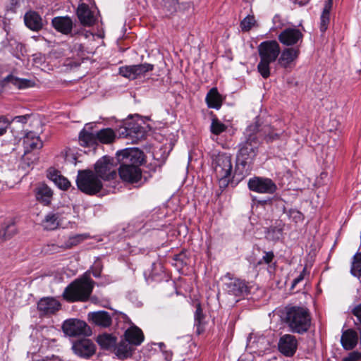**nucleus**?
<instances>
[{"label":"nucleus","mask_w":361,"mask_h":361,"mask_svg":"<svg viewBox=\"0 0 361 361\" xmlns=\"http://www.w3.org/2000/svg\"><path fill=\"white\" fill-rule=\"evenodd\" d=\"M238 361H252L250 358H247L245 357H240Z\"/></svg>","instance_id":"59"},{"label":"nucleus","mask_w":361,"mask_h":361,"mask_svg":"<svg viewBox=\"0 0 361 361\" xmlns=\"http://www.w3.org/2000/svg\"><path fill=\"white\" fill-rule=\"evenodd\" d=\"M288 218L295 223L302 222L304 219L303 214L298 210L291 209L288 212Z\"/></svg>","instance_id":"40"},{"label":"nucleus","mask_w":361,"mask_h":361,"mask_svg":"<svg viewBox=\"0 0 361 361\" xmlns=\"http://www.w3.org/2000/svg\"><path fill=\"white\" fill-rule=\"evenodd\" d=\"M333 4V0H327L325 3V6L323 10V12H327L330 13V11L331 9Z\"/></svg>","instance_id":"52"},{"label":"nucleus","mask_w":361,"mask_h":361,"mask_svg":"<svg viewBox=\"0 0 361 361\" xmlns=\"http://www.w3.org/2000/svg\"><path fill=\"white\" fill-rule=\"evenodd\" d=\"M42 59V57L39 55L37 56V54L33 55V61H35V64H33V66L35 68H38L39 65H42L39 61Z\"/></svg>","instance_id":"54"},{"label":"nucleus","mask_w":361,"mask_h":361,"mask_svg":"<svg viewBox=\"0 0 361 361\" xmlns=\"http://www.w3.org/2000/svg\"><path fill=\"white\" fill-rule=\"evenodd\" d=\"M258 73L264 78H267L270 75V69H257Z\"/></svg>","instance_id":"53"},{"label":"nucleus","mask_w":361,"mask_h":361,"mask_svg":"<svg viewBox=\"0 0 361 361\" xmlns=\"http://www.w3.org/2000/svg\"><path fill=\"white\" fill-rule=\"evenodd\" d=\"M53 27L59 32L68 35L73 29V20L68 16L55 17L51 20Z\"/></svg>","instance_id":"20"},{"label":"nucleus","mask_w":361,"mask_h":361,"mask_svg":"<svg viewBox=\"0 0 361 361\" xmlns=\"http://www.w3.org/2000/svg\"><path fill=\"white\" fill-rule=\"evenodd\" d=\"M206 102L209 108L219 109L221 106V97L216 88L209 90L206 96Z\"/></svg>","instance_id":"31"},{"label":"nucleus","mask_w":361,"mask_h":361,"mask_svg":"<svg viewBox=\"0 0 361 361\" xmlns=\"http://www.w3.org/2000/svg\"><path fill=\"white\" fill-rule=\"evenodd\" d=\"M93 275H94V276H95V277H98V276H99V274H96V273H93Z\"/></svg>","instance_id":"61"},{"label":"nucleus","mask_w":361,"mask_h":361,"mask_svg":"<svg viewBox=\"0 0 361 361\" xmlns=\"http://www.w3.org/2000/svg\"><path fill=\"white\" fill-rule=\"evenodd\" d=\"M358 343L357 333L353 329H347L343 331L341 343L342 347L346 350H350L355 348Z\"/></svg>","instance_id":"21"},{"label":"nucleus","mask_w":361,"mask_h":361,"mask_svg":"<svg viewBox=\"0 0 361 361\" xmlns=\"http://www.w3.org/2000/svg\"><path fill=\"white\" fill-rule=\"evenodd\" d=\"M76 13L80 22L85 26H92L97 20L93 11L85 3L79 4Z\"/></svg>","instance_id":"18"},{"label":"nucleus","mask_w":361,"mask_h":361,"mask_svg":"<svg viewBox=\"0 0 361 361\" xmlns=\"http://www.w3.org/2000/svg\"><path fill=\"white\" fill-rule=\"evenodd\" d=\"M359 356H358V360H361V352H358Z\"/></svg>","instance_id":"60"},{"label":"nucleus","mask_w":361,"mask_h":361,"mask_svg":"<svg viewBox=\"0 0 361 361\" xmlns=\"http://www.w3.org/2000/svg\"><path fill=\"white\" fill-rule=\"evenodd\" d=\"M116 154L121 164H126L139 167L144 161V154L137 148H127L117 152Z\"/></svg>","instance_id":"10"},{"label":"nucleus","mask_w":361,"mask_h":361,"mask_svg":"<svg viewBox=\"0 0 361 361\" xmlns=\"http://www.w3.org/2000/svg\"><path fill=\"white\" fill-rule=\"evenodd\" d=\"M270 346V341L263 334L251 333L247 338V347L263 352Z\"/></svg>","instance_id":"16"},{"label":"nucleus","mask_w":361,"mask_h":361,"mask_svg":"<svg viewBox=\"0 0 361 361\" xmlns=\"http://www.w3.org/2000/svg\"><path fill=\"white\" fill-rule=\"evenodd\" d=\"M52 195L53 192L51 188L45 184H40L35 189L37 200L44 205L50 204Z\"/></svg>","instance_id":"28"},{"label":"nucleus","mask_w":361,"mask_h":361,"mask_svg":"<svg viewBox=\"0 0 361 361\" xmlns=\"http://www.w3.org/2000/svg\"><path fill=\"white\" fill-rule=\"evenodd\" d=\"M97 141L103 144H109L116 138L115 132L111 128H104L96 133Z\"/></svg>","instance_id":"34"},{"label":"nucleus","mask_w":361,"mask_h":361,"mask_svg":"<svg viewBox=\"0 0 361 361\" xmlns=\"http://www.w3.org/2000/svg\"><path fill=\"white\" fill-rule=\"evenodd\" d=\"M142 69H119V75L126 78L133 80L137 78V75L140 74L139 71Z\"/></svg>","instance_id":"39"},{"label":"nucleus","mask_w":361,"mask_h":361,"mask_svg":"<svg viewBox=\"0 0 361 361\" xmlns=\"http://www.w3.org/2000/svg\"><path fill=\"white\" fill-rule=\"evenodd\" d=\"M93 287L94 281L85 276L68 285L63 293V297L68 302H85L89 299Z\"/></svg>","instance_id":"2"},{"label":"nucleus","mask_w":361,"mask_h":361,"mask_svg":"<svg viewBox=\"0 0 361 361\" xmlns=\"http://www.w3.org/2000/svg\"><path fill=\"white\" fill-rule=\"evenodd\" d=\"M247 186L250 190L262 194H274L277 190L276 183L271 179L259 176L250 178Z\"/></svg>","instance_id":"8"},{"label":"nucleus","mask_w":361,"mask_h":361,"mask_svg":"<svg viewBox=\"0 0 361 361\" xmlns=\"http://www.w3.org/2000/svg\"><path fill=\"white\" fill-rule=\"evenodd\" d=\"M226 128L227 126L223 123H221L219 119H212L210 130L213 134L218 135L221 133L224 132L226 130Z\"/></svg>","instance_id":"35"},{"label":"nucleus","mask_w":361,"mask_h":361,"mask_svg":"<svg viewBox=\"0 0 361 361\" xmlns=\"http://www.w3.org/2000/svg\"><path fill=\"white\" fill-rule=\"evenodd\" d=\"M305 273V269L302 270V271L299 274L298 277H296L292 283V288H294L297 284H298L300 281L304 279V276Z\"/></svg>","instance_id":"50"},{"label":"nucleus","mask_w":361,"mask_h":361,"mask_svg":"<svg viewBox=\"0 0 361 361\" xmlns=\"http://www.w3.org/2000/svg\"><path fill=\"white\" fill-rule=\"evenodd\" d=\"M24 20L26 26L33 31H39L43 27L42 19L35 11L27 12Z\"/></svg>","instance_id":"22"},{"label":"nucleus","mask_w":361,"mask_h":361,"mask_svg":"<svg viewBox=\"0 0 361 361\" xmlns=\"http://www.w3.org/2000/svg\"><path fill=\"white\" fill-rule=\"evenodd\" d=\"M4 233V228H2L1 229H0V242H3L7 240L6 236H3Z\"/></svg>","instance_id":"56"},{"label":"nucleus","mask_w":361,"mask_h":361,"mask_svg":"<svg viewBox=\"0 0 361 361\" xmlns=\"http://www.w3.org/2000/svg\"><path fill=\"white\" fill-rule=\"evenodd\" d=\"M8 126L9 122L6 119L0 117V135L6 133Z\"/></svg>","instance_id":"45"},{"label":"nucleus","mask_w":361,"mask_h":361,"mask_svg":"<svg viewBox=\"0 0 361 361\" xmlns=\"http://www.w3.org/2000/svg\"><path fill=\"white\" fill-rule=\"evenodd\" d=\"M60 302L52 297H46L39 300L37 303L38 310L44 314H55L61 309Z\"/></svg>","instance_id":"15"},{"label":"nucleus","mask_w":361,"mask_h":361,"mask_svg":"<svg viewBox=\"0 0 361 361\" xmlns=\"http://www.w3.org/2000/svg\"><path fill=\"white\" fill-rule=\"evenodd\" d=\"M283 321L291 332L302 334L308 331L311 317L307 308L292 306L286 308Z\"/></svg>","instance_id":"1"},{"label":"nucleus","mask_w":361,"mask_h":361,"mask_svg":"<svg viewBox=\"0 0 361 361\" xmlns=\"http://www.w3.org/2000/svg\"><path fill=\"white\" fill-rule=\"evenodd\" d=\"M73 349L78 355L89 357L94 353L95 345L90 339H82L73 344Z\"/></svg>","instance_id":"17"},{"label":"nucleus","mask_w":361,"mask_h":361,"mask_svg":"<svg viewBox=\"0 0 361 361\" xmlns=\"http://www.w3.org/2000/svg\"><path fill=\"white\" fill-rule=\"evenodd\" d=\"M302 33L295 27H288L282 31L279 35V40L286 46L294 45L302 41Z\"/></svg>","instance_id":"14"},{"label":"nucleus","mask_w":361,"mask_h":361,"mask_svg":"<svg viewBox=\"0 0 361 361\" xmlns=\"http://www.w3.org/2000/svg\"><path fill=\"white\" fill-rule=\"evenodd\" d=\"M86 234H78L73 236H71L65 243V247L71 248L75 246L87 238Z\"/></svg>","instance_id":"36"},{"label":"nucleus","mask_w":361,"mask_h":361,"mask_svg":"<svg viewBox=\"0 0 361 361\" xmlns=\"http://www.w3.org/2000/svg\"><path fill=\"white\" fill-rule=\"evenodd\" d=\"M274 253L272 252H265L264 255L263 256L262 260L259 262V263H262V262H264L265 264L270 263L273 258H274Z\"/></svg>","instance_id":"47"},{"label":"nucleus","mask_w":361,"mask_h":361,"mask_svg":"<svg viewBox=\"0 0 361 361\" xmlns=\"http://www.w3.org/2000/svg\"><path fill=\"white\" fill-rule=\"evenodd\" d=\"M23 145L27 153L32 149H40L42 147V142L36 133L30 131L23 137Z\"/></svg>","instance_id":"23"},{"label":"nucleus","mask_w":361,"mask_h":361,"mask_svg":"<svg viewBox=\"0 0 361 361\" xmlns=\"http://www.w3.org/2000/svg\"><path fill=\"white\" fill-rule=\"evenodd\" d=\"M224 289L228 295L240 297L248 292V286L244 280L231 279L224 284Z\"/></svg>","instance_id":"13"},{"label":"nucleus","mask_w":361,"mask_h":361,"mask_svg":"<svg viewBox=\"0 0 361 361\" xmlns=\"http://www.w3.org/2000/svg\"><path fill=\"white\" fill-rule=\"evenodd\" d=\"M30 115H24V116H16L14 117V118L13 119V121H16V122H18V123H26L27 121V120L29 118H30Z\"/></svg>","instance_id":"49"},{"label":"nucleus","mask_w":361,"mask_h":361,"mask_svg":"<svg viewBox=\"0 0 361 361\" xmlns=\"http://www.w3.org/2000/svg\"><path fill=\"white\" fill-rule=\"evenodd\" d=\"M118 173L123 181L130 183H137L142 178V172L137 166L121 164Z\"/></svg>","instance_id":"11"},{"label":"nucleus","mask_w":361,"mask_h":361,"mask_svg":"<svg viewBox=\"0 0 361 361\" xmlns=\"http://www.w3.org/2000/svg\"><path fill=\"white\" fill-rule=\"evenodd\" d=\"M279 351L286 357H292L296 352L298 341L296 338L291 334L282 336L279 341Z\"/></svg>","instance_id":"12"},{"label":"nucleus","mask_w":361,"mask_h":361,"mask_svg":"<svg viewBox=\"0 0 361 361\" xmlns=\"http://www.w3.org/2000/svg\"><path fill=\"white\" fill-rule=\"evenodd\" d=\"M125 338L135 346L140 345L144 341V335L140 329L133 326L125 331Z\"/></svg>","instance_id":"25"},{"label":"nucleus","mask_w":361,"mask_h":361,"mask_svg":"<svg viewBox=\"0 0 361 361\" xmlns=\"http://www.w3.org/2000/svg\"><path fill=\"white\" fill-rule=\"evenodd\" d=\"M97 341L102 348L109 350L115 348L117 338L112 334H103L97 337Z\"/></svg>","instance_id":"32"},{"label":"nucleus","mask_w":361,"mask_h":361,"mask_svg":"<svg viewBox=\"0 0 361 361\" xmlns=\"http://www.w3.org/2000/svg\"><path fill=\"white\" fill-rule=\"evenodd\" d=\"M353 314L357 317V320L361 323V303L353 308Z\"/></svg>","instance_id":"48"},{"label":"nucleus","mask_w":361,"mask_h":361,"mask_svg":"<svg viewBox=\"0 0 361 361\" xmlns=\"http://www.w3.org/2000/svg\"><path fill=\"white\" fill-rule=\"evenodd\" d=\"M300 51L297 48H286L283 50L279 57V62L282 66L293 65L299 55Z\"/></svg>","instance_id":"24"},{"label":"nucleus","mask_w":361,"mask_h":361,"mask_svg":"<svg viewBox=\"0 0 361 361\" xmlns=\"http://www.w3.org/2000/svg\"><path fill=\"white\" fill-rule=\"evenodd\" d=\"M76 183L78 189L87 195H94L102 188V183L91 170H79Z\"/></svg>","instance_id":"4"},{"label":"nucleus","mask_w":361,"mask_h":361,"mask_svg":"<svg viewBox=\"0 0 361 361\" xmlns=\"http://www.w3.org/2000/svg\"><path fill=\"white\" fill-rule=\"evenodd\" d=\"M204 316L202 314V309L200 307V305H198L197 307V310L195 313V325L197 326L198 327L200 326L201 322L203 319Z\"/></svg>","instance_id":"44"},{"label":"nucleus","mask_w":361,"mask_h":361,"mask_svg":"<svg viewBox=\"0 0 361 361\" xmlns=\"http://www.w3.org/2000/svg\"><path fill=\"white\" fill-rule=\"evenodd\" d=\"M257 148L258 144L255 139H250L240 145L237 157L238 169L242 166L246 171L250 169V165L257 154Z\"/></svg>","instance_id":"6"},{"label":"nucleus","mask_w":361,"mask_h":361,"mask_svg":"<svg viewBox=\"0 0 361 361\" xmlns=\"http://www.w3.org/2000/svg\"><path fill=\"white\" fill-rule=\"evenodd\" d=\"M351 273L355 276H361V253H357L354 256L351 267Z\"/></svg>","instance_id":"37"},{"label":"nucleus","mask_w":361,"mask_h":361,"mask_svg":"<svg viewBox=\"0 0 361 361\" xmlns=\"http://www.w3.org/2000/svg\"><path fill=\"white\" fill-rule=\"evenodd\" d=\"M358 352L353 351L348 354V356L343 358L342 361H358Z\"/></svg>","instance_id":"46"},{"label":"nucleus","mask_w":361,"mask_h":361,"mask_svg":"<svg viewBox=\"0 0 361 361\" xmlns=\"http://www.w3.org/2000/svg\"><path fill=\"white\" fill-rule=\"evenodd\" d=\"M134 345L126 338L121 341L118 345L114 348L115 354L120 359H126L132 355L134 350Z\"/></svg>","instance_id":"26"},{"label":"nucleus","mask_w":361,"mask_h":361,"mask_svg":"<svg viewBox=\"0 0 361 361\" xmlns=\"http://www.w3.org/2000/svg\"><path fill=\"white\" fill-rule=\"evenodd\" d=\"M4 82H6V80H4V78H1L0 77V93L2 92L3 90V87H4Z\"/></svg>","instance_id":"58"},{"label":"nucleus","mask_w":361,"mask_h":361,"mask_svg":"<svg viewBox=\"0 0 361 361\" xmlns=\"http://www.w3.org/2000/svg\"><path fill=\"white\" fill-rule=\"evenodd\" d=\"M4 80H6L7 83L13 85L19 90H25L29 87H32L35 85L34 80L18 78L13 75H9L6 77H4Z\"/></svg>","instance_id":"27"},{"label":"nucleus","mask_w":361,"mask_h":361,"mask_svg":"<svg viewBox=\"0 0 361 361\" xmlns=\"http://www.w3.org/2000/svg\"><path fill=\"white\" fill-rule=\"evenodd\" d=\"M258 51L261 61L257 68H269V65L277 59L280 47L274 40L266 41L259 45Z\"/></svg>","instance_id":"5"},{"label":"nucleus","mask_w":361,"mask_h":361,"mask_svg":"<svg viewBox=\"0 0 361 361\" xmlns=\"http://www.w3.org/2000/svg\"><path fill=\"white\" fill-rule=\"evenodd\" d=\"M320 20V30L322 32H324L328 28L330 20V13L322 12Z\"/></svg>","instance_id":"41"},{"label":"nucleus","mask_w":361,"mask_h":361,"mask_svg":"<svg viewBox=\"0 0 361 361\" xmlns=\"http://www.w3.org/2000/svg\"><path fill=\"white\" fill-rule=\"evenodd\" d=\"M59 214L50 212L47 214L42 221L43 227L47 230H54L60 224Z\"/></svg>","instance_id":"33"},{"label":"nucleus","mask_w":361,"mask_h":361,"mask_svg":"<svg viewBox=\"0 0 361 361\" xmlns=\"http://www.w3.org/2000/svg\"><path fill=\"white\" fill-rule=\"evenodd\" d=\"M45 361H61V359L56 356H52L51 357H47Z\"/></svg>","instance_id":"57"},{"label":"nucleus","mask_w":361,"mask_h":361,"mask_svg":"<svg viewBox=\"0 0 361 361\" xmlns=\"http://www.w3.org/2000/svg\"><path fill=\"white\" fill-rule=\"evenodd\" d=\"M94 171L97 176L104 180H110L116 176V167L113 159L106 156L95 163Z\"/></svg>","instance_id":"7"},{"label":"nucleus","mask_w":361,"mask_h":361,"mask_svg":"<svg viewBox=\"0 0 361 361\" xmlns=\"http://www.w3.org/2000/svg\"><path fill=\"white\" fill-rule=\"evenodd\" d=\"M48 177L61 189L67 190L71 185L69 180L57 171H49Z\"/></svg>","instance_id":"30"},{"label":"nucleus","mask_w":361,"mask_h":361,"mask_svg":"<svg viewBox=\"0 0 361 361\" xmlns=\"http://www.w3.org/2000/svg\"><path fill=\"white\" fill-rule=\"evenodd\" d=\"M255 19L253 16H247L240 23V27L243 31H249L255 25Z\"/></svg>","instance_id":"38"},{"label":"nucleus","mask_w":361,"mask_h":361,"mask_svg":"<svg viewBox=\"0 0 361 361\" xmlns=\"http://www.w3.org/2000/svg\"><path fill=\"white\" fill-rule=\"evenodd\" d=\"M124 68H152V66L150 65V64H147V66H145V65H133V66H125Z\"/></svg>","instance_id":"55"},{"label":"nucleus","mask_w":361,"mask_h":361,"mask_svg":"<svg viewBox=\"0 0 361 361\" xmlns=\"http://www.w3.org/2000/svg\"><path fill=\"white\" fill-rule=\"evenodd\" d=\"M264 136L267 141L274 140L279 137V134L274 133L270 126H267L264 129Z\"/></svg>","instance_id":"43"},{"label":"nucleus","mask_w":361,"mask_h":361,"mask_svg":"<svg viewBox=\"0 0 361 361\" xmlns=\"http://www.w3.org/2000/svg\"><path fill=\"white\" fill-rule=\"evenodd\" d=\"M165 6H169V10L174 8L178 0H162Z\"/></svg>","instance_id":"51"},{"label":"nucleus","mask_w":361,"mask_h":361,"mask_svg":"<svg viewBox=\"0 0 361 361\" xmlns=\"http://www.w3.org/2000/svg\"><path fill=\"white\" fill-rule=\"evenodd\" d=\"M87 128L86 126L79 135V142L84 147H91L97 142V134L89 131Z\"/></svg>","instance_id":"29"},{"label":"nucleus","mask_w":361,"mask_h":361,"mask_svg":"<svg viewBox=\"0 0 361 361\" xmlns=\"http://www.w3.org/2000/svg\"><path fill=\"white\" fill-rule=\"evenodd\" d=\"M63 332L69 336L89 335L91 332L87 324L78 319L66 320L62 325Z\"/></svg>","instance_id":"9"},{"label":"nucleus","mask_w":361,"mask_h":361,"mask_svg":"<svg viewBox=\"0 0 361 361\" xmlns=\"http://www.w3.org/2000/svg\"><path fill=\"white\" fill-rule=\"evenodd\" d=\"M88 319L97 326L107 328L111 325L112 319L110 314L105 311L90 312Z\"/></svg>","instance_id":"19"},{"label":"nucleus","mask_w":361,"mask_h":361,"mask_svg":"<svg viewBox=\"0 0 361 361\" xmlns=\"http://www.w3.org/2000/svg\"><path fill=\"white\" fill-rule=\"evenodd\" d=\"M4 233L3 234V236H6V239H9L13 235H14L17 232V228L13 223H11L3 228Z\"/></svg>","instance_id":"42"},{"label":"nucleus","mask_w":361,"mask_h":361,"mask_svg":"<svg viewBox=\"0 0 361 361\" xmlns=\"http://www.w3.org/2000/svg\"><path fill=\"white\" fill-rule=\"evenodd\" d=\"M212 165L220 188H226L233 178L231 156L224 153H219L213 158Z\"/></svg>","instance_id":"3"}]
</instances>
